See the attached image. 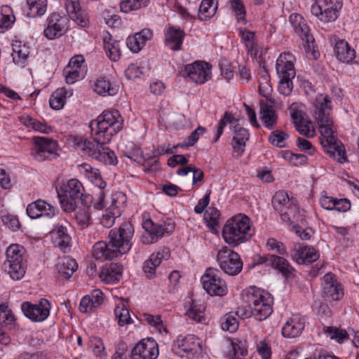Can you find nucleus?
Masks as SVG:
<instances>
[{
    "instance_id": "32",
    "label": "nucleus",
    "mask_w": 359,
    "mask_h": 359,
    "mask_svg": "<svg viewBox=\"0 0 359 359\" xmlns=\"http://www.w3.org/2000/svg\"><path fill=\"white\" fill-rule=\"evenodd\" d=\"M248 130L241 127H236L233 137V149L238 156H241L245 151V142L249 139Z\"/></svg>"
},
{
    "instance_id": "33",
    "label": "nucleus",
    "mask_w": 359,
    "mask_h": 359,
    "mask_svg": "<svg viewBox=\"0 0 359 359\" xmlns=\"http://www.w3.org/2000/svg\"><path fill=\"white\" fill-rule=\"evenodd\" d=\"M52 233L55 245L63 252H67L69 250L71 241V238L67 233V229L63 226H60Z\"/></svg>"
},
{
    "instance_id": "16",
    "label": "nucleus",
    "mask_w": 359,
    "mask_h": 359,
    "mask_svg": "<svg viewBox=\"0 0 359 359\" xmlns=\"http://www.w3.org/2000/svg\"><path fill=\"white\" fill-rule=\"evenodd\" d=\"M159 354L158 346L152 339H144L138 342L131 351L133 359H156Z\"/></svg>"
},
{
    "instance_id": "22",
    "label": "nucleus",
    "mask_w": 359,
    "mask_h": 359,
    "mask_svg": "<svg viewBox=\"0 0 359 359\" xmlns=\"http://www.w3.org/2000/svg\"><path fill=\"white\" fill-rule=\"evenodd\" d=\"M295 58L290 53H281L276 60V72L280 78H294L296 72L294 66Z\"/></svg>"
},
{
    "instance_id": "43",
    "label": "nucleus",
    "mask_w": 359,
    "mask_h": 359,
    "mask_svg": "<svg viewBox=\"0 0 359 359\" xmlns=\"http://www.w3.org/2000/svg\"><path fill=\"white\" fill-rule=\"evenodd\" d=\"M20 120L25 126L31 127L35 131H39L43 133H49L52 131L51 127L47 126L46 123L40 122L29 116L20 117Z\"/></svg>"
},
{
    "instance_id": "6",
    "label": "nucleus",
    "mask_w": 359,
    "mask_h": 359,
    "mask_svg": "<svg viewBox=\"0 0 359 359\" xmlns=\"http://www.w3.org/2000/svg\"><path fill=\"white\" fill-rule=\"evenodd\" d=\"M244 301L251 308V313L257 320L266 319L273 312V297L266 291L250 287L243 294Z\"/></svg>"
},
{
    "instance_id": "29",
    "label": "nucleus",
    "mask_w": 359,
    "mask_h": 359,
    "mask_svg": "<svg viewBox=\"0 0 359 359\" xmlns=\"http://www.w3.org/2000/svg\"><path fill=\"white\" fill-rule=\"evenodd\" d=\"M165 44L170 49L177 51L181 48L184 33L180 29L170 27L165 34Z\"/></svg>"
},
{
    "instance_id": "45",
    "label": "nucleus",
    "mask_w": 359,
    "mask_h": 359,
    "mask_svg": "<svg viewBox=\"0 0 359 359\" xmlns=\"http://www.w3.org/2000/svg\"><path fill=\"white\" fill-rule=\"evenodd\" d=\"M1 14L0 28L8 29L11 27L15 21V18L11 7L7 5L1 6Z\"/></svg>"
},
{
    "instance_id": "11",
    "label": "nucleus",
    "mask_w": 359,
    "mask_h": 359,
    "mask_svg": "<svg viewBox=\"0 0 359 359\" xmlns=\"http://www.w3.org/2000/svg\"><path fill=\"white\" fill-rule=\"evenodd\" d=\"M31 155L37 161L51 160L58 156V144L52 139L36 136L32 138Z\"/></svg>"
},
{
    "instance_id": "1",
    "label": "nucleus",
    "mask_w": 359,
    "mask_h": 359,
    "mask_svg": "<svg viewBox=\"0 0 359 359\" xmlns=\"http://www.w3.org/2000/svg\"><path fill=\"white\" fill-rule=\"evenodd\" d=\"M123 123L118 111H104L90 123L93 141L78 137L74 142L78 149L93 159L104 165H116L118 161L115 153L106 144L121 130Z\"/></svg>"
},
{
    "instance_id": "59",
    "label": "nucleus",
    "mask_w": 359,
    "mask_h": 359,
    "mask_svg": "<svg viewBox=\"0 0 359 359\" xmlns=\"http://www.w3.org/2000/svg\"><path fill=\"white\" fill-rule=\"evenodd\" d=\"M34 203L38 208L39 212L42 213V216L52 217L55 215L54 208L46 201L38 200Z\"/></svg>"
},
{
    "instance_id": "28",
    "label": "nucleus",
    "mask_w": 359,
    "mask_h": 359,
    "mask_svg": "<svg viewBox=\"0 0 359 359\" xmlns=\"http://www.w3.org/2000/svg\"><path fill=\"white\" fill-rule=\"evenodd\" d=\"M304 327V319L299 315H294L288 320L282 328L285 337L294 338L298 337Z\"/></svg>"
},
{
    "instance_id": "46",
    "label": "nucleus",
    "mask_w": 359,
    "mask_h": 359,
    "mask_svg": "<svg viewBox=\"0 0 359 359\" xmlns=\"http://www.w3.org/2000/svg\"><path fill=\"white\" fill-rule=\"evenodd\" d=\"M75 220L80 229H83L90 224V212L88 207H84L76 210Z\"/></svg>"
},
{
    "instance_id": "60",
    "label": "nucleus",
    "mask_w": 359,
    "mask_h": 359,
    "mask_svg": "<svg viewBox=\"0 0 359 359\" xmlns=\"http://www.w3.org/2000/svg\"><path fill=\"white\" fill-rule=\"evenodd\" d=\"M280 81L279 85H278V90H279L280 93H281L282 95H283L285 96H288L289 95H290V93L292 90V88H293L292 80L294 78L286 77V78H280Z\"/></svg>"
},
{
    "instance_id": "10",
    "label": "nucleus",
    "mask_w": 359,
    "mask_h": 359,
    "mask_svg": "<svg viewBox=\"0 0 359 359\" xmlns=\"http://www.w3.org/2000/svg\"><path fill=\"white\" fill-rule=\"evenodd\" d=\"M290 22L295 32L303 41V46L307 56L309 58L316 60L319 55L315 50V39L310 34L309 26L302 16L297 13H293L290 16Z\"/></svg>"
},
{
    "instance_id": "53",
    "label": "nucleus",
    "mask_w": 359,
    "mask_h": 359,
    "mask_svg": "<svg viewBox=\"0 0 359 359\" xmlns=\"http://www.w3.org/2000/svg\"><path fill=\"white\" fill-rule=\"evenodd\" d=\"M242 40L245 42L248 52L252 54L255 46V32L240 28L238 29Z\"/></svg>"
},
{
    "instance_id": "49",
    "label": "nucleus",
    "mask_w": 359,
    "mask_h": 359,
    "mask_svg": "<svg viewBox=\"0 0 359 359\" xmlns=\"http://www.w3.org/2000/svg\"><path fill=\"white\" fill-rule=\"evenodd\" d=\"M231 8L235 12L237 21L243 24L246 23L245 8L241 0H231Z\"/></svg>"
},
{
    "instance_id": "31",
    "label": "nucleus",
    "mask_w": 359,
    "mask_h": 359,
    "mask_svg": "<svg viewBox=\"0 0 359 359\" xmlns=\"http://www.w3.org/2000/svg\"><path fill=\"white\" fill-rule=\"evenodd\" d=\"M103 43L109 58L114 62L118 60L121 57L119 41L114 39L110 34L106 33L103 36Z\"/></svg>"
},
{
    "instance_id": "18",
    "label": "nucleus",
    "mask_w": 359,
    "mask_h": 359,
    "mask_svg": "<svg viewBox=\"0 0 359 359\" xmlns=\"http://www.w3.org/2000/svg\"><path fill=\"white\" fill-rule=\"evenodd\" d=\"M177 353L182 357L193 358L201 350V341L194 334H189L177 340Z\"/></svg>"
},
{
    "instance_id": "30",
    "label": "nucleus",
    "mask_w": 359,
    "mask_h": 359,
    "mask_svg": "<svg viewBox=\"0 0 359 359\" xmlns=\"http://www.w3.org/2000/svg\"><path fill=\"white\" fill-rule=\"evenodd\" d=\"M334 53L337 59L343 62L349 63L355 58V50L351 48L348 42L338 40L334 47Z\"/></svg>"
},
{
    "instance_id": "9",
    "label": "nucleus",
    "mask_w": 359,
    "mask_h": 359,
    "mask_svg": "<svg viewBox=\"0 0 359 359\" xmlns=\"http://www.w3.org/2000/svg\"><path fill=\"white\" fill-rule=\"evenodd\" d=\"M83 191L82 183L76 179L69 180L67 184L57 190L61 207L65 212L76 210L77 202L83 196Z\"/></svg>"
},
{
    "instance_id": "12",
    "label": "nucleus",
    "mask_w": 359,
    "mask_h": 359,
    "mask_svg": "<svg viewBox=\"0 0 359 359\" xmlns=\"http://www.w3.org/2000/svg\"><path fill=\"white\" fill-rule=\"evenodd\" d=\"M217 260L221 269L230 276L238 274L243 269V262L240 255L226 246L218 250Z\"/></svg>"
},
{
    "instance_id": "27",
    "label": "nucleus",
    "mask_w": 359,
    "mask_h": 359,
    "mask_svg": "<svg viewBox=\"0 0 359 359\" xmlns=\"http://www.w3.org/2000/svg\"><path fill=\"white\" fill-rule=\"evenodd\" d=\"M170 257V252L164 249L161 252L151 255L149 259L146 260L143 265V271L147 277L151 278L154 277L156 269L161 263L162 259H168Z\"/></svg>"
},
{
    "instance_id": "42",
    "label": "nucleus",
    "mask_w": 359,
    "mask_h": 359,
    "mask_svg": "<svg viewBox=\"0 0 359 359\" xmlns=\"http://www.w3.org/2000/svg\"><path fill=\"white\" fill-rule=\"evenodd\" d=\"M270 264L283 276H287L293 271L287 259L277 255H270Z\"/></svg>"
},
{
    "instance_id": "41",
    "label": "nucleus",
    "mask_w": 359,
    "mask_h": 359,
    "mask_svg": "<svg viewBox=\"0 0 359 359\" xmlns=\"http://www.w3.org/2000/svg\"><path fill=\"white\" fill-rule=\"evenodd\" d=\"M126 203V195L123 192L117 191L111 195V203L107 208L114 211V215H121V211Z\"/></svg>"
},
{
    "instance_id": "54",
    "label": "nucleus",
    "mask_w": 359,
    "mask_h": 359,
    "mask_svg": "<svg viewBox=\"0 0 359 359\" xmlns=\"http://www.w3.org/2000/svg\"><path fill=\"white\" fill-rule=\"evenodd\" d=\"M221 327L223 330L233 332L238 327V321L233 315L228 313L225 316L224 321L221 324Z\"/></svg>"
},
{
    "instance_id": "64",
    "label": "nucleus",
    "mask_w": 359,
    "mask_h": 359,
    "mask_svg": "<svg viewBox=\"0 0 359 359\" xmlns=\"http://www.w3.org/2000/svg\"><path fill=\"white\" fill-rule=\"evenodd\" d=\"M257 351L262 359L271 358V347L265 341H260L257 344Z\"/></svg>"
},
{
    "instance_id": "15",
    "label": "nucleus",
    "mask_w": 359,
    "mask_h": 359,
    "mask_svg": "<svg viewBox=\"0 0 359 359\" xmlns=\"http://www.w3.org/2000/svg\"><path fill=\"white\" fill-rule=\"evenodd\" d=\"M67 30V18L57 13H53L47 18V27L43 31V34L48 39L53 40L64 35Z\"/></svg>"
},
{
    "instance_id": "56",
    "label": "nucleus",
    "mask_w": 359,
    "mask_h": 359,
    "mask_svg": "<svg viewBox=\"0 0 359 359\" xmlns=\"http://www.w3.org/2000/svg\"><path fill=\"white\" fill-rule=\"evenodd\" d=\"M186 314L190 319L198 323L203 318V309L193 302Z\"/></svg>"
},
{
    "instance_id": "63",
    "label": "nucleus",
    "mask_w": 359,
    "mask_h": 359,
    "mask_svg": "<svg viewBox=\"0 0 359 359\" xmlns=\"http://www.w3.org/2000/svg\"><path fill=\"white\" fill-rule=\"evenodd\" d=\"M120 215H114V211L107 208L105 214H104L100 219L101 224L106 227H111L115 222V219L118 217Z\"/></svg>"
},
{
    "instance_id": "51",
    "label": "nucleus",
    "mask_w": 359,
    "mask_h": 359,
    "mask_svg": "<svg viewBox=\"0 0 359 359\" xmlns=\"http://www.w3.org/2000/svg\"><path fill=\"white\" fill-rule=\"evenodd\" d=\"M219 211L215 208H209L205 213V219L211 229H215L219 223Z\"/></svg>"
},
{
    "instance_id": "21",
    "label": "nucleus",
    "mask_w": 359,
    "mask_h": 359,
    "mask_svg": "<svg viewBox=\"0 0 359 359\" xmlns=\"http://www.w3.org/2000/svg\"><path fill=\"white\" fill-rule=\"evenodd\" d=\"M292 257L299 264H308L316 261L319 255L314 248L299 243L294 245Z\"/></svg>"
},
{
    "instance_id": "20",
    "label": "nucleus",
    "mask_w": 359,
    "mask_h": 359,
    "mask_svg": "<svg viewBox=\"0 0 359 359\" xmlns=\"http://www.w3.org/2000/svg\"><path fill=\"white\" fill-rule=\"evenodd\" d=\"M16 319L15 316L6 304L0 305V344L9 343V337L6 334V330L15 327Z\"/></svg>"
},
{
    "instance_id": "61",
    "label": "nucleus",
    "mask_w": 359,
    "mask_h": 359,
    "mask_svg": "<svg viewBox=\"0 0 359 359\" xmlns=\"http://www.w3.org/2000/svg\"><path fill=\"white\" fill-rule=\"evenodd\" d=\"M4 225L10 228L12 231H17L20 227V222L18 217L13 215H5L1 218Z\"/></svg>"
},
{
    "instance_id": "24",
    "label": "nucleus",
    "mask_w": 359,
    "mask_h": 359,
    "mask_svg": "<svg viewBox=\"0 0 359 359\" xmlns=\"http://www.w3.org/2000/svg\"><path fill=\"white\" fill-rule=\"evenodd\" d=\"M65 7L69 18L81 27L88 25L85 11L81 9L79 0H66Z\"/></svg>"
},
{
    "instance_id": "36",
    "label": "nucleus",
    "mask_w": 359,
    "mask_h": 359,
    "mask_svg": "<svg viewBox=\"0 0 359 359\" xmlns=\"http://www.w3.org/2000/svg\"><path fill=\"white\" fill-rule=\"evenodd\" d=\"M72 95V90H67L65 88H57L50 97V107L55 110L62 109L65 105L66 98Z\"/></svg>"
},
{
    "instance_id": "58",
    "label": "nucleus",
    "mask_w": 359,
    "mask_h": 359,
    "mask_svg": "<svg viewBox=\"0 0 359 359\" xmlns=\"http://www.w3.org/2000/svg\"><path fill=\"white\" fill-rule=\"evenodd\" d=\"M144 316L145 320L148 324L154 327L159 333L166 332V329L163 324V321L160 316L146 314Z\"/></svg>"
},
{
    "instance_id": "14",
    "label": "nucleus",
    "mask_w": 359,
    "mask_h": 359,
    "mask_svg": "<svg viewBox=\"0 0 359 359\" xmlns=\"http://www.w3.org/2000/svg\"><path fill=\"white\" fill-rule=\"evenodd\" d=\"M50 303L46 299H41L38 304L25 302L21 309L25 316L34 322H43L50 315Z\"/></svg>"
},
{
    "instance_id": "44",
    "label": "nucleus",
    "mask_w": 359,
    "mask_h": 359,
    "mask_svg": "<svg viewBox=\"0 0 359 359\" xmlns=\"http://www.w3.org/2000/svg\"><path fill=\"white\" fill-rule=\"evenodd\" d=\"M149 2V0H121L120 8L122 12L128 13L147 6Z\"/></svg>"
},
{
    "instance_id": "47",
    "label": "nucleus",
    "mask_w": 359,
    "mask_h": 359,
    "mask_svg": "<svg viewBox=\"0 0 359 359\" xmlns=\"http://www.w3.org/2000/svg\"><path fill=\"white\" fill-rule=\"evenodd\" d=\"M289 135L285 132L280 130H273L269 136L268 140L273 145L278 148L286 147L285 140Z\"/></svg>"
},
{
    "instance_id": "8",
    "label": "nucleus",
    "mask_w": 359,
    "mask_h": 359,
    "mask_svg": "<svg viewBox=\"0 0 359 359\" xmlns=\"http://www.w3.org/2000/svg\"><path fill=\"white\" fill-rule=\"evenodd\" d=\"M26 256L25 248L18 244L11 245L6 250V259L3 270L13 280L21 279L25 273Z\"/></svg>"
},
{
    "instance_id": "23",
    "label": "nucleus",
    "mask_w": 359,
    "mask_h": 359,
    "mask_svg": "<svg viewBox=\"0 0 359 359\" xmlns=\"http://www.w3.org/2000/svg\"><path fill=\"white\" fill-rule=\"evenodd\" d=\"M324 5V3L314 1L311 7V13L323 23L335 21L339 16V12L329 9V8H326Z\"/></svg>"
},
{
    "instance_id": "25",
    "label": "nucleus",
    "mask_w": 359,
    "mask_h": 359,
    "mask_svg": "<svg viewBox=\"0 0 359 359\" xmlns=\"http://www.w3.org/2000/svg\"><path fill=\"white\" fill-rule=\"evenodd\" d=\"M123 268L116 263L104 265L99 273L101 280L107 284H113L119 280L122 276Z\"/></svg>"
},
{
    "instance_id": "37",
    "label": "nucleus",
    "mask_w": 359,
    "mask_h": 359,
    "mask_svg": "<svg viewBox=\"0 0 359 359\" xmlns=\"http://www.w3.org/2000/svg\"><path fill=\"white\" fill-rule=\"evenodd\" d=\"M259 78V93L264 97L269 98L272 93V86L270 84V76L269 73L263 66L260 67Z\"/></svg>"
},
{
    "instance_id": "3",
    "label": "nucleus",
    "mask_w": 359,
    "mask_h": 359,
    "mask_svg": "<svg viewBox=\"0 0 359 359\" xmlns=\"http://www.w3.org/2000/svg\"><path fill=\"white\" fill-rule=\"evenodd\" d=\"M330 104L331 100L328 95H320L317 98L313 115L318 125L321 135L320 144L323 149L332 157L342 163L346 160L345 150L338 145L334 135L336 128L330 116Z\"/></svg>"
},
{
    "instance_id": "50",
    "label": "nucleus",
    "mask_w": 359,
    "mask_h": 359,
    "mask_svg": "<svg viewBox=\"0 0 359 359\" xmlns=\"http://www.w3.org/2000/svg\"><path fill=\"white\" fill-rule=\"evenodd\" d=\"M325 332L332 339H334L339 343H342L344 340L348 339L349 336L346 330L337 327H327Z\"/></svg>"
},
{
    "instance_id": "55",
    "label": "nucleus",
    "mask_w": 359,
    "mask_h": 359,
    "mask_svg": "<svg viewBox=\"0 0 359 359\" xmlns=\"http://www.w3.org/2000/svg\"><path fill=\"white\" fill-rule=\"evenodd\" d=\"M295 127L301 135L306 137H313L316 134L314 127L311 121L305 120Z\"/></svg>"
},
{
    "instance_id": "26",
    "label": "nucleus",
    "mask_w": 359,
    "mask_h": 359,
    "mask_svg": "<svg viewBox=\"0 0 359 359\" xmlns=\"http://www.w3.org/2000/svg\"><path fill=\"white\" fill-rule=\"evenodd\" d=\"M260 105V119L263 125L268 129L272 130L278 123V115L273 106L266 102L261 100Z\"/></svg>"
},
{
    "instance_id": "39",
    "label": "nucleus",
    "mask_w": 359,
    "mask_h": 359,
    "mask_svg": "<svg viewBox=\"0 0 359 359\" xmlns=\"http://www.w3.org/2000/svg\"><path fill=\"white\" fill-rule=\"evenodd\" d=\"M27 4L29 8L27 15L29 18L41 16L46 11V0H27Z\"/></svg>"
},
{
    "instance_id": "2",
    "label": "nucleus",
    "mask_w": 359,
    "mask_h": 359,
    "mask_svg": "<svg viewBox=\"0 0 359 359\" xmlns=\"http://www.w3.org/2000/svg\"><path fill=\"white\" fill-rule=\"evenodd\" d=\"M123 123L118 111H104L90 123L93 141L78 137L74 142L78 149L93 159L104 165H116L118 161L115 153L106 144L121 130Z\"/></svg>"
},
{
    "instance_id": "38",
    "label": "nucleus",
    "mask_w": 359,
    "mask_h": 359,
    "mask_svg": "<svg viewBox=\"0 0 359 359\" xmlns=\"http://www.w3.org/2000/svg\"><path fill=\"white\" fill-rule=\"evenodd\" d=\"M78 269V264L74 259L64 258L57 264V271L60 276L69 279Z\"/></svg>"
},
{
    "instance_id": "48",
    "label": "nucleus",
    "mask_w": 359,
    "mask_h": 359,
    "mask_svg": "<svg viewBox=\"0 0 359 359\" xmlns=\"http://www.w3.org/2000/svg\"><path fill=\"white\" fill-rule=\"evenodd\" d=\"M248 349L245 341L236 339L231 341V351L230 355L233 359H241L242 357L247 355Z\"/></svg>"
},
{
    "instance_id": "19",
    "label": "nucleus",
    "mask_w": 359,
    "mask_h": 359,
    "mask_svg": "<svg viewBox=\"0 0 359 359\" xmlns=\"http://www.w3.org/2000/svg\"><path fill=\"white\" fill-rule=\"evenodd\" d=\"M323 292L329 300H339L344 295L343 290L332 273H326L323 278Z\"/></svg>"
},
{
    "instance_id": "34",
    "label": "nucleus",
    "mask_w": 359,
    "mask_h": 359,
    "mask_svg": "<svg viewBox=\"0 0 359 359\" xmlns=\"http://www.w3.org/2000/svg\"><path fill=\"white\" fill-rule=\"evenodd\" d=\"M29 54V48L26 45L18 41L13 44L12 57L15 65L24 67L27 64Z\"/></svg>"
},
{
    "instance_id": "5",
    "label": "nucleus",
    "mask_w": 359,
    "mask_h": 359,
    "mask_svg": "<svg viewBox=\"0 0 359 359\" xmlns=\"http://www.w3.org/2000/svg\"><path fill=\"white\" fill-rule=\"evenodd\" d=\"M252 223L249 217L238 214L229 219L223 226L222 237L231 248L249 241L254 235Z\"/></svg>"
},
{
    "instance_id": "52",
    "label": "nucleus",
    "mask_w": 359,
    "mask_h": 359,
    "mask_svg": "<svg viewBox=\"0 0 359 359\" xmlns=\"http://www.w3.org/2000/svg\"><path fill=\"white\" fill-rule=\"evenodd\" d=\"M114 313L120 326H123L132 323L129 311L123 306H117L114 310Z\"/></svg>"
},
{
    "instance_id": "17",
    "label": "nucleus",
    "mask_w": 359,
    "mask_h": 359,
    "mask_svg": "<svg viewBox=\"0 0 359 359\" xmlns=\"http://www.w3.org/2000/svg\"><path fill=\"white\" fill-rule=\"evenodd\" d=\"M184 73L191 81L203 84L210 77V66L207 62H195L185 66Z\"/></svg>"
},
{
    "instance_id": "62",
    "label": "nucleus",
    "mask_w": 359,
    "mask_h": 359,
    "mask_svg": "<svg viewBox=\"0 0 359 359\" xmlns=\"http://www.w3.org/2000/svg\"><path fill=\"white\" fill-rule=\"evenodd\" d=\"M266 247L269 250H276L280 255L286 254V248L283 243L278 241L275 238H269L266 242Z\"/></svg>"
},
{
    "instance_id": "35",
    "label": "nucleus",
    "mask_w": 359,
    "mask_h": 359,
    "mask_svg": "<svg viewBox=\"0 0 359 359\" xmlns=\"http://www.w3.org/2000/svg\"><path fill=\"white\" fill-rule=\"evenodd\" d=\"M118 86L111 83L104 77L97 79L94 85V90L100 95L113 96L118 93Z\"/></svg>"
},
{
    "instance_id": "13",
    "label": "nucleus",
    "mask_w": 359,
    "mask_h": 359,
    "mask_svg": "<svg viewBox=\"0 0 359 359\" xmlns=\"http://www.w3.org/2000/svg\"><path fill=\"white\" fill-rule=\"evenodd\" d=\"M201 280L204 290L211 296L222 297L227 292L226 284L220 278V271L217 269H207Z\"/></svg>"
},
{
    "instance_id": "4",
    "label": "nucleus",
    "mask_w": 359,
    "mask_h": 359,
    "mask_svg": "<svg viewBox=\"0 0 359 359\" xmlns=\"http://www.w3.org/2000/svg\"><path fill=\"white\" fill-rule=\"evenodd\" d=\"M132 224L125 222L118 229L109 231V242H97L93 246V256L97 260L111 259L127 253L131 248L130 239L133 236Z\"/></svg>"
},
{
    "instance_id": "7",
    "label": "nucleus",
    "mask_w": 359,
    "mask_h": 359,
    "mask_svg": "<svg viewBox=\"0 0 359 359\" xmlns=\"http://www.w3.org/2000/svg\"><path fill=\"white\" fill-rule=\"evenodd\" d=\"M275 210L280 213V217L285 222H305V210H301L297 202L293 198H290L287 192L277 191L272 198Z\"/></svg>"
},
{
    "instance_id": "57",
    "label": "nucleus",
    "mask_w": 359,
    "mask_h": 359,
    "mask_svg": "<svg viewBox=\"0 0 359 359\" xmlns=\"http://www.w3.org/2000/svg\"><path fill=\"white\" fill-rule=\"evenodd\" d=\"M89 347L92 348L97 357L105 355V348L102 341L98 337L90 338L89 341Z\"/></svg>"
},
{
    "instance_id": "40",
    "label": "nucleus",
    "mask_w": 359,
    "mask_h": 359,
    "mask_svg": "<svg viewBox=\"0 0 359 359\" xmlns=\"http://www.w3.org/2000/svg\"><path fill=\"white\" fill-rule=\"evenodd\" d=\"M217 9V4L214 0H203L199 6L198 18L206 20L215 15Z\"/></svg>"
}]
</instances>
